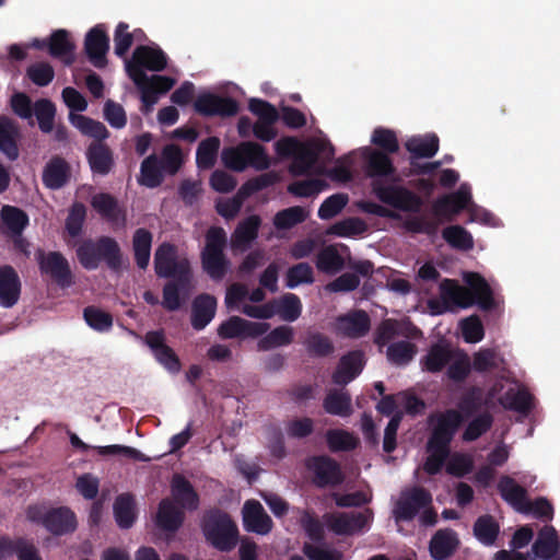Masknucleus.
Instances as JSON below:
<instances>
[{
    "label": "nucleus",
    "mask_w": 560,
    "mask_h": 560,
    "mask_svg": "<svg viewBox=\"0 0 560 560\" xmlns=\"http://www.w3.org/2000/svg\"><path fill=\"white\" fill-rule=\"evenodd\" d=\"M22 292V282L16 270L4 265L0 267V306L12 308L18 304Z\"/></svg>",
    "instance_id": "nucleus-22"
},
{
    "label": "nucleus",
    "mask_w": 560,
    "mask_h": 560,
    "mask_svg": "<svg viewBox=\"0 0 560 560\" xmlns=\"http://www.w3.org/2000/svg\"><path fill=\"white\" fill-rule=\"evenodd\" d=\"M228 235L222 226H210L205 234V246L200 253L202 270L213 281H221L231 268L225 254Z\"/></svg>",
    "instance_id": "nucleus-6"
},
{
    "label": "nucleus",
    "mask_w": 560,
    "mask_h": 560,
    "mask_svg": "<svg viewBox=\"0 0 560 560\" xmlns=\"http://www.w3.org/2000/svg\"><path fill=\"white\" fill-rule=\"evenodd\" d=\"M499 524L491 515L479 516L474 524V535L486 546H491L498 538Z\"/></svg>",
    "instance_id": "nucleus-58"
},
{
    "label": "nucleus",
    "mask_w": 560,
    "mask_h": 560,
    "mask_svg": "<svg viewBox=\"0 0 560 560\" xmlns=\"http://www.w3.org/2000/svg\"><path fill=\"white\" fill-rule=\"evenodd\" d=\"M240 147L246 168L253 167L256 171H265L270 167L271 160L261 144L254 141H243Z\"/></svg>",
    "instance_id": "nucleus-39"
},
{
    "label": "nucleus",
    "mask_w": 560,
    "mask_h": 560,
    "mask_svg": "<svg viewBox=\"0 0 560 560\" xmlns=\"http://www.w3.org/2000/svg\"><path fill=\"white\" fill-rule=\"evenodd\" d=\"M185 512L168 499H162L159 503L155 524L166 533L175 534L184 524Z\"/></svg>",
    "instance_id": "nucleus-25"
},
{
    "label": "nucleus",
    "mask_w": 560,
    "mask_h": 560,
    "mask_svg": "<svg viewBox=\"0 0 560 560\" xmlns=\"http://www.w3.org/2000/svg\"><path fill=\"white\" fill-rule=\"evenodd\" d=\"M275 311L283 320L294 322L302 313V303L294 293H285L279 300H273Z\"/></svg>",
    "instance_id": "nucleus-53"
},
{
    "label": "nucleus",
    "mask_w": 560,
    "mask_h": 560,
    "mask_svg": "<svg viewBox=\"0 0 560 560\" xmlns=\"http://www.w3.org/2000/svg\"><path fill=\"white\" fill-rule=\"evenodd\" d=\"M194 108L198 114L206 117H231L237 114L238 103L232 97L203 93L196 98Z\"/></svg>",
    "instance_id": "nucleus-16"
},
{
    "label": "nucleus",
    "mask_w": 560,
    "mask_h": 560,
    "mask_svg": "<svg viewBox=\"0 0 560 560\" xmlns=\"http://www.w3.org/2000/svg\"><path fill=\"white\" fill-rule=\"evenodd\" d=\"M498 490L504 501L522 511L526 503V490L520 486L512 477L502 476L498 483Z\"/></svg>",
    "instance_id": "nucleus-41"
},
{
    "label": "nucleus",
    "mask_w": 560,
    "mask_h": 560,
    "mask_svg": "<svg viewBox=\"0 0 560 560\" xmlns=\"http://www.w3.org/2000/svg\"><path fill=\"white\" fill-rule=\"evenodd\" d=\"M320 155H324L326 162L332 160L335 149L330 142L311 140L302 143L293 155V161L289 167L290 173L293 176L324 175L326 167L318 164Z\"/></svg>",
    "instance_id": "nucleus-7"
},
{
    "label": "nucleus",
    "mask_w": 560,
    "mask_h": 560,
    "mask_svg": "<svg viewBox=\"0 0 560 560\" xmlns=\"http://www.w3.org/2000/svg\"><path fill=\"white\" fill-rule=\"evenodd\" d=\"M536 558L542 560H560V544L553 528L549 532H541L532 546Z\"/></svg>",
    "instance_id": "nucleus-37"
},
{
    "label": "nucleus",
    "mask_w": 560,
    "mask_h": 560,
    "mask_svg": "<svg viewBox=\"0 0 560 560\" xmlns=\"http://www.w3.org/2000/svg\"><path fill=\"white\" fill-rule=\"evenodd\" d=\"M443 240L458 250H470L474 247L471 234L462 225H450L442 230Z\"/></svg>",
    "instance_id": "nucleus-54"
},
{
    "label": "nucleus",
    "mask_w": 560,
    "mask_h": 560,
    "mask_svg": "<svg viewBox=\"0 0 560 560\" xmlns=\"http://www.w3.org/2000/svg\"><path fill=\"white\" fill-rule=\"evenodd\" d=\"M293 341V328L291 326H279L264 336L257 343L259 351H268L276 347L288 346Z\"/></svg>",
    "instance_id": "nucleus-57"
},
{
    "label": "nucleus",
    "mask_w": 560,
    "mask_h": 560,
    "mask_svg": "<svg viewBox=\"0 0 560 560\" xmlns=\"http://www.w3.org/2000/svg\"><path fill=\"white\" fill-rule=\"evenodd\" d=\"M324 518L329 530L336 535L351 536L369 526L373 518V512L366 509L364 512L328 513Z\"/></svg>",
    "instance_id": "nucleus-14"
},
{
    "label": "nucleus",
    "mask_w": 560,
    "mask_h": 560,
    "mask_svg": "<svg viewBox=\"0 0 560 560\" xmlns=\"http://www.w3.org/2000/svg\"><path fill=\"white\" fill-rule=\"evenodd\" d=\"M70 120L83 135L94 138L93 142H103L109 137V131L101 121L83 115H70Z\"/></svg>",
    "instance_id": "nucleus-48"
},
{
    "label": "nucleus",
    "mask_w": 560,
    "mask_h": 560,
    "mask_svg": "<svg viewBox=\"0 0 560 560\" xmlns=\"http://www.w3.org/2000/svg\"><path fill=\"white\" fill-rule=\"evenodd\" d=\"M416 353V345L405 340L389 345L386 351L388 361L398 366L407 365Z\"/></svg>",
    "instance_id": "nucleus-60"
},
{
    "label": "nucleus",
    "mask_w": 560,
    "mask_h": 560,
    "mask_svg": "<svg viewBox=\"0 0 560 560\" xmlns=\"http://www.w3.org/2000/svg\"><path fill=\"white\" fill-rule=\"evenodd\" d=\"M217 311V299L208 293L195 298L191 304V326L196 330L205 329L213 319Z\"/></svg>",
    "instance_id": "nucleus-29"
},
{
    "label": "nucleus",
    "mask_w": 560,
    "mask_h": 560,
    "mask_svg": "<svg viewBox=\"0 0 560 560\" xmlns=\"http://www.w3.org/2000/svg\"><path fill=\"white\" fill-rule=\"evenodd\" d=\"M243 526L248 533L267 535L272 529V520L257 500H247L242 510Z\"/></svg>",
    "instance_id": "nucleus-20"
},
{
    "label": "nucleus",
    "mask_w": 560,
    "mask_h": 560,
    "mask_svg": "<svg viewBox=\"0 0 560 560\" xmlns=\"http://www.w3.org/2000/svg\"><path fill=\"white\" fill-rule=\"evenodd\" d=\"M194 277L175 278L171 279L163 285L162 290V306L168 312L178 311L185 302V296L191 288Z\"/></svg>",
    "instance_id": "nucleus-27"
},
{
    "label": "nucleus",
    "mask_w": 560,
    "mask_h": 560,
    "mask_svg": "<svg viewBox=\"0 0 560 560\" xmlns=\"http://www.w3.org/2000/svg\"><path fill=\"white\" fill-rule=\"evenodd\" d=\"M471 201V194L466 185H462L456 191L439 197L432 203V214L434 221L440 225L446 222H453L455 218L465 210Z\"/></svg>",
    "instance_id": "nucleus-12"
},
{
    "label": "nucleus",
    "mask_w": 560,
    "mask_h": 560,
    "mask_svg": "<svg viewBox=\"0 0 560 560\" xmlns=\"http://www.w3.org/2000/svg\"><path fill=\"white\" fill-rule=\"evenodd\" d=\"M200 526L206 541L217 550L230 552L236 547L240 533L229 513L218 508L207 510Z\"/></svg>",
    "instance_id": "nucleus-4"
},
{
    "label": "nucleus",
    "mask_w": 560,
    "mask_h": 560,
    "mask_svg": "<svg viewBox=\"0 0 560 560\" xmlns=\"http://www.w3.org/2000/svg\"><path fill=\"white\" fill-rule=\"evenodd\" d=\"M326 442L332 453L353 451L359 445V440L342 429H329L326 432Z\"/></svg>",
    "instance_id": "nucleus-51"
},
{
    "label": "nucleus",
    "mask_w": 560,
    "mask_h": 560,
    "mask_svg": "<svg viewBox=\"0 0 560 560\" xmlns=\"http://www.w3.org/2000/svg\"><path fill=\"white\" fill-rule=\"evenodd\" d=\"M114 516L119 528L132 527L137 518L135 498L130 493L119 494L114 502Z\"/></svg>",
    "instance_id": "nucleus-38"
},
{
    "label": "nucleus",
    "mask_w": 560,
    "mask_h": 560,
    "mask_svg": "<svg viewBox=\"0 0 560 560\" xmlns=\"http://www.w3.org/2000/svg\"><path fill=\"white\" fill-rule=\"evenodd\" d=\"M458 545L456 533L452 529L438 530L430 540V553L434 560H445L451 557Z\"/></svg>",
    "instance_id": "nucleus-35"
},
{
    "label": "nucleus",
    "mask_w": 560,
    "mask_h": 560,
    "mask_svg": "<svg viewBox=\"0 0 560 560\" xmlns=\"http://www.w3.org/2000/svg\"><path fill=\"white\" fill-rule=\"evenodd\" d=\"M84 50L94 67L98 69L106 67V54L109 50V37L104 24H97L86 33L84 38Z\"/></svg>",
    "instance_id": "nucleus-18"
},
{
    "label": "nucleus",
    "mask_w": 560,
    "mask_h": 560,
    "mask_svg": "<svg viewBox=\"0 0 560 560\" xmlns=\"http://www.w3.org/2000/svg\"><path fill=\"white\" fill-rule=\"evenodd\" d=\"M269 329V324L249 322L240 316H231L220 324L218 335L222 339L256 338Z\"/></svg>",
    "instance_id": "nucleus-17"
},
{
    "label": "nucleus",
    "mask_w": 560,
    "mask_h": 560,
    "mask_svg": "<svg viewBox=\"0 0 560 560\" xmlns=\"http://www.w3.org/2000/svg\"><path fill=\"white\" fill-rule=\"evenodd\" d=\"M439 137L428 133L423 137H412L406 142V149L417 159H430L439 151Z\"/></svg>",
    "instance_id": "nucleus-45"
},
{
    "label": "nucleus",
    "mask_w": 560,
    "mask_h": 560,
    "mask_svg": "<svg viewBox=\"0 0 560 560\" xmlns=\"http://www.w3.org/2000/svg\"><path fill=\"white\" fill-rule=\"evenodd\" d=\"M364 365V352L361 350H351L339 359L331 374V382L338 386H346L362 373Z\"/></svg>",
    "instance_id": "nucleus-19"
},
{
    "label": "nucleus",
    "mask_w": 560,
    "mask_h": 560,
    "mask_svg": "<svg viewBox=\"0 0 560 560\" xmlns=\"http://www.w3.org/2000/svg\"><path fill=\"white\" fill-rule=\"evenodd\" d=\"M163 165L155 154L145 158L140 166L139 184L148 188L159 187L163 179Z\"/></svg>",
    "instance_id": "nucleus-44"
},
{
    "label": "nucleus",
    "mask_w": 560,
    "mask_h": 560,
    "mask_svg": "<svg viewBox=\"0 0 560 560\" xmlns=\"http://www.w3.org/2000/svg\"><path fill=\"white\" fill-rule=\"evenodd\" d=\"M171 493L174 504L190 512L199 508L200 498L192 483L183 475L175 474L171 481Z\"/></svg>",
    "instance_id": "nucleus-23"
},
{
    "label": "nucleus",
    "mask_w": 560,
    "mask_h": 560,
    "mask_svg": "<svg viewBox=\"0 0 560 560\" xmlns=\"http://www.w3.org/2000/svg\"><path fill=\"white\" fill-rule=\"evenodd\" d=\"M432 502L431 493L422 487H413L402 491L394 508V517L397 522L412 521L421 509Z\"/></svg>",
    "instance_id": "nucleus-15"
},
{
    "label": "nucleus",
    "mask_w": 560,
    "mask_h": 560,
    "mask_svg": "<svg viewBox=\"0 0 560 560\" xmlns=\"http://www.w3.org/2000/svg\"><path fill=\"white\" fill-rule=\"evenodd\" d=\"M371 328V319L363 310L354 311L338 318L339 331L349 338H361Z\"/></svg>",
    "instance_id": "nucleus-31"
},
{
    "label": "nucleus",
    "mask_w": 560,
    "mask_h": 560,
    "mask_svg": "<svg viewBox=\"0 0 560 560\" xmlns=\"http://www.w3.org/2000/svg\"><path fill=\"white\" fill-rule=\"evenodd\" d=\"M1 220L5 236L21 234L30 223L28 215L22 209L5 205L1 209Z\"/></svg>",
    "instance_id": "nucleus-43"
},
{
    "label": "nucleus",
    "mask_w": 560,
    "mask_h": 560,
    "mask_svg": "<svg viewBox=\"0 0 560 560\" xmlns=\"http://www.w3.org/2000/svg\"><path fill=\"white\" fill-rule=\"evenodd\" d=\"M464 281L468 288L462 287L456 280L443 279L440 283L441 301L430 300L429 308L433 315L443 314L453 306L467 308L477 304L482 311H491L495 306L493 292L487 280L477 272H466Z\"/></svg>",
    "instance_id": "nucleus-2"
},
{
    "label": "nucleus",
    "mask_w": 560,
    "mask_h": 560,
    "mask_svg": "<svg viewBox=\"0 0 560 560\" xmlns=\"http://www.w3.org/2000/svg\"><path fill=\"white\" fill-rule=\"evenodd\" d=\"M453 359V351L448 346L434 343L427 355L421 359L422 370L430 373L441 372Z\"/></svg>",
    "instance_id": "nucleus-40"
},
{
    "label": "nucleus",
    "mask_w": 560,
    "mask_h": 560,
    "mask_svg": "<svg viewBox=\"0 0 560 560\" xmlns=\"http://www.w3.org/2000/svg\"><path fill=\"white\" fill-rule=\"evenodd\" d=\"M167 66V56L160 47L140 45L136 47L131 59L126 61V71L141 93L144 114L151 112L160 94L167 93L175 84L171 77L153 74L148 77L145 70L160 72Z\"/></svg>",
    "instance_id": "nucleus-1"
},
{
    "label": "nucleus",
    "mask_w": 560,
    "mask_h": 560,
    "mask_svg": "<svg viewBox=\"0 0 560 560\" xmlns=\"http://www.w3.org/2000/svg\"><path fill=\"white\" fill-rule=\"evenodd\" d=\"M221 141L218 137H209L198 144L196 164L200 170H210L214 166Z\"/></svg>",
    "instance_id": "nucleus-49"
},
{
    "label": "nucleus",
    "mask_w": 560,
    "mask_h": 560,
    "mask_svg": "<svg viewBox=\"0 0 560 560\" xmlns=\"http://www.w3.org/2000/svg\"><path fill=\"white\" fill-rule=\"evenodd\" d=\"M93 174L106 176L115 166L112 149L104 142H91L85 152Z\"/></svg>",
    "instance_id": "nucleus-24"
},
{
    "label": "nucleus",
    "mask_w": 560,
    "mask_h": 560,
    "mask_svg": "<svg viewBox=\"0 0 560 560\" xmlns=\"http://www.w3.org/2000/svg\"><path fill=\"white\" fill-rule=\"evenodd\" d=\"M91 206L108 222L126 223V211L120 208L118 200L108 192H98L92 197Z\"/></svg>",
    "instance_id": "nucleus-32"
},
{
    "label": "nucleus",
    "mask_w": 560,
    "mask_h": 560,
    "mask_svg": "<svg viewBox=\"0 0 560 560\" xmlns=\"http://www.w3.org/2000/svg\"><path fill=\"white\" fill-rule=\"evenodd\" d=\"M371 142L378 147L383 153L394 154L399 150V143L395 131L384 127L374 129Z\"/></svg>",
    "instance_id": "nucleus-64"
},
{
    "label": "nucleus",
    "mask_w": 560,
    "mask_h": 560,
    "mask_svg": "<svg viewBox=\"0 0 560 560\" xmlns=\"http://www.w3.org/2000/svg\"><path fill=\"white\" fill-rule=\"evenodd\" d=\"M144 342L152 350L155 359L170 372L180 370V361L174 350L165 343V335L162 329L148 331Z\"/></svg>",
    "instance_id": "nucleus-21"
},
{
    "label": "nucleus",
    "mask_w": 560,
    "mask_h": 560,
    "mask_svg": "<svg viewBox=\"0 0 560 560\" xmlns=\"http://www.w3.org/2000/svg\"><path fill=\"white\" fill-rule=\"evenodd\" d=\"M71 170L68 162L61 156H52L43 171V183L49 189H60L70 179Z\"/></svg>",
    "instance_id": "nucleus-30"
},
{
    "label": "nucleus",
    "mask_w": 560,
    "mask_h": 560,
    "mask_svg": "<svg viewBox=\"0 0 560 560\" xmlns=\"http://www.w3.org/2000/svg\"><path fill=\"white\" fill-rule=\"evenodd\" d=\"M324 410L332 416L349 417L352 413V399L347 390L331 389L323 401Z\"/></svg>",
    "instance_id": "nucleus-42"
},
{
    "label": "nucleus",
    "mask_w": 560,
    "mask_h": 560,
    "mask_svg": "<svg viewBox=\"0 0 560 560\" xmlns=\"http://www.w3.org/2000/svg\"><path fill=\"white\" fill-rule=\"evenodd\" d=\"M425 451L428 456L422 465V469L430 476L440 474L450 457L451 448L427 442Z\"/></svg>",
    "instance_id": "nucleus-47"
},
{
    "label": "nucleus",
    "mask_w": 560,
    "mask_h": 560,
    "mask_svg": "<svg viewBox=\"0 0 560 560\" xmlns=\"http://www.w3.org/2000/svg\"><path fill=\"white\" fill-rule=\"evenodd\" d=\"M27 518L40 524L54 536H65L75 532L78 521L75 513L68 506L50 508L31 505L27 509Z\"/></svg>",
    "instance_id": "nucleus-8"
},
{
    "label": "nucleus",
    "mask_w": 560,
    "mask_h": 560,
    "mask_svg": "<svg viewBox=\"0 0 560 560\" xmlns=\"http://www.w3.org/2000/svg\"><path fill=\"white\" fill-rule=\"evenodd\" d=\"M77 257L86 270H95L105 261L112 271L122 267V253L118 242L110 236H100L96 241L84 240L77 248Z\"/></svg>",
    "instance_id": "nucleus-5"
},
{
    "label": "nucleus",
    "mask_w": 560,
    "mask_h": 560,
    "mask_svg": "<svg viewBox=\"0 0 560 560\" xmlns=\"http://www.w3.org/2000/svg\"><path fill=\"white\" fill-rule=\"evenodd\" d=\"M314 282V271L310 264L299 262L290 267L285 273V285L294 289L300 284H312Z\"/></svg>",
    "instance_id": "nucleus-63"
},
{
    "label": "nucleus",
    "mask_w": 560,
    "mask_h": 560,
    "mask_svg": "<svg viewBox=\"0 0 560 560\" xmlns=\"http://www.w3.org/2000/svg\"><path fill=\"white\" fill-rule=\"evenodd\" d=\"M305 466L313 475V483L319 489L335 488L345 481L340 464L328 455L311 456Z\"/></svg>",
    "instance_id": "nucleus-11"
},
{
    "label": "nucleus",
    "mask_w": 560,
    "mask_h": 560,
    "mask_svg": "<svg viewBox=\"0 0 560 560\" xmlns=\"http://www.w3.org/2000/svg\"><path fill=\"white\" fill-rule=\"evenodd\" d=\"M83 318L88 326L97 332H108L113 328V315L97 306H86L83 310Z\"/></svg>",
    "instance_id": "nucleus-50"
},
{
    "label": "nucleus",
    "mask_w": 560,
    "mask_h": 560,
    "mask_svg": "<svg viewBox=\"0 0 560 560\" xmlns=\"http://www.w3.org/2000/svg\"><path fill=\"white\" fill-rule=\"evenodd\" d=\"M493 424V416L483 411L474 417L465 428L462 439L464 442H474L487 433Z\"/></svg>",
    "instance_id": "nucleus-56"
},
{
    "label": "nucleus",
    "mask_w": 560,
    "mask_h": 560,
    "mask_svg": "<svg viewBox=\"0 0 560 560\" xmlns=\"http://www.w3.org/2000/svg\"><path fill=\"white\" fill-rule=\"evenodd\" d=\"M33 115H35L38 127L44 133H49L54 130L56 106L50 100H37L34 103Z\"/></svg>",
    "instance_id": "nucleus-59"
},
{
    "label": "nucleus",
    "mask_w": 560,
    "mask_h": 560,
    "mask_svg": "<svg viewBox=\"0 0 560 560\" xmlns=\"http://www.w3.org/2000/svg\"><path fill=\"white\" fill-rule=\"evenodd\" d=\"M154 271L159 278L175 279L194 277L188 258L178 257V248L170 242H163L154 253Z\"/></svg>",
    "instance_id": "nucleus-9"
},
{
    "label": "nucleus",
    "mask_w": 560,
    "mask_h": 560,
    "mask_svg": "<svg viewBox=\"0 0 560 560\" xmlns=\"http://www.w3.org/2000/svg\"><path fill=\"white\" fill-rule=\"evenodd\" d=\"M429 421L433 427L428 442L451 448L455 434L464 423V417L455 409H446L430 416Z\"/></svg>",
    "instance_id": "nucleus-13"
},
{
    "label": "nucleus",
    "mask_w": 560,
    "mask_h": 560,
    "mask_svg": "<svg viewBox=\"0 0 560 560\" xmlns=\"http://www.w3.org/2000/svg\"><path fill=\"white\" fill-rule=\"evenodd\" d=\"M365 170L372 182V191L377 199L395 209L408 212H419L422 199L404 186L385 185L380 178L395 174L396 168L387 153L378 150H368Z\"/></svg>",
    "instance_id": "nucleus-3"
},
{
    "label": "nucleus",
    "mask_w": 560,
    "mask_h": 560,
    "mask_svg": "<svg viewBox=\"0 0 560 560\" xmlns=\"http://www.w3.org/2000/svg\"><path fill=\"white\" fill-rule=\"evenodd\" d=\"M487 401L483 397V389L479 386L472 385L466 388L459 396L456 409L464 417V422L477 416L478 412L486 406Z\"/></svg>",
    "instance_id": "nucleus-34"
},
{
    "label": "nucleus",
    "mask_w": 560,
    "mask_h": 560,
    "mask_svg": "<svg viewBox=\"0 0 560 560\" xmlns=\"http://www.w3.org/2000/svg\"><path fill=\"white\" fill-rule=\"evenodd\" d=\"M10 550L19 560H43L35 545L24 538L8 540L0 538V552Z\"/></svg>",
    "instance_id": "nucleus-52"
},
{
    "label": "nucleus",
    "mask_w": 560,
    "mask_h": 560,
    "mask_svg": "<svg viewBox=\"0 0 560 560\" xmlns=\"http://www.w3.org/2000/svg\"><path fill=\"white\" fill-rule=\"evenodd\" d=\"M20 137L18 124L7 116H0V152L11 162L20 155Z\"/></svg>",
    "instance_id": "nucleus-26"
},
{
    "label": "nucleus",
    "mask_w": 560,
    "mask_h": 560,
    "mask_svg": "<svg viewBox=\"0 0 560 560\" xmlns=\"http://www.w3.org/2000/svg\"><path fill=\"white\" fill-rule=\"evenodd\" d=\"M261 219L257 214L249 215L242 220L232 234V247L241 252L247 250L252 243L258 237Z\"/></svg>",
    "instance_id": "nucleus-28"
},
{
    "label": "nucleus",
    "mask_w": 560,
    "mask_h": 560,
    "mask_svg": "<svg viewBox=\"0 0 560 560\" xmlns=\"http://www.w3.org/2000/svg\"><path fill=\"white\" fill-rule=\"evenodd\" d=\"M532 395L525 389L509 390L500 399L501 405L509 410L527 413L532 409Z\"/></svg>",
    "instance_id": "nucleus-61"
},
{
    "label": "nucleus",
    "mask_w": 560,
    "mask_h": 560,
    "mask_svg": "<svg viewBox=\"0 0 560 560\" xmlns=\"http://www.w3.org/2000/svg\"><path fill=\"white\" fill-rule=\"evenodd\" d=\"M35 259L40 273L48 276L61 289L70 288L74 283L70 264L62 253L37 248Z\"/></svg>",
    "instance_id": "nucleus-10"
},
{
    "label": "nucleus",
    "mask_w": 560,
    "mask_h": 560,
    "mask_svg": "<svg viewBox=\"0 0 560 560\" xmlns=\"http://www.w3.org/2000/svg\"><path fill=\"white\" fill-rule=\"evenodd\" d=\"M153 235L144 229L139 228L132 236V250L136 265L139 269L145 270L150 262Z\"/></svg>",
    "instance_id": "nucleus-36"
},
{
    "label": "nucleus",
    "mask_w": 560,
    "mask_h": 560,
    "mask_svg": "<svg viewBox=\"0 0 560 560\" xmlns=\"http://www.w3.org/2000/svg\"><path fill=\"white\" fill-rule=\"evenodd\" d=\"M303 345L312 358H327L335 352L332 340L319 331L307 332Z\"/></svg>",
    "instance_id": "nucleus-46"
},
{
    "label": "nucleus",
    "mask_w": 560,
    "mask_h": 560,
    "mask_svg": "<svg viewBox=\"0 0 560 560\" xmlns=\"http://www.w3.org/2000/svg\"><path fill=\"white\" fill-rule=\"evenodd\" d=\"M345 266V260L337 248L332 245L319 250L316 257V267L325 273H337Z\"/></svg>",
    "instance_id": "nucleus-55"
},
{
    "label": "nucleus",
    "mask_w": 560,
    "mask_h": 560,
    "mask_svg": "<svg viewBox=\"0 0 560 560\" xmlns=\"http://www.w3.org/2000/svg\"><path fill=\"white\" fill-rule=\"evenodd\" d=\"M307 213L300 206L290 207L276 213L273 225L278 230H289L305 221Z\"/></svg>",
    "instance_id": "nucleus-62"
},
{
    "label": "nucleus",
    "mask_w": 560,
    "mask_h": 560,
    "mask_svg": "<svg viewBox=\"0 0 560 560\" xmlns=\"http://www.w3.org/2000/svg\"><path fill=\"white\" fill-rule=\"evenodd\" d=\"M75 45L68 31L60 28L54 31L48 39V52L55 58L62 59L66 66L74 62Z\"/></svg>",
    "instance_id": "nucleus-33"
}]
</instances>
